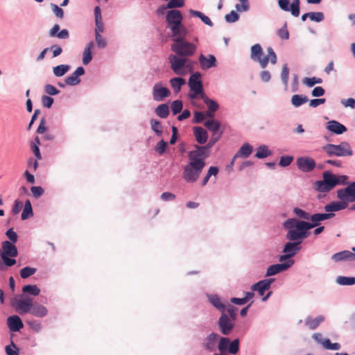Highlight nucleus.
I'll return each mask as SVG.
<instances>
[{
    "label": "nucleus",
    "mask_w": 355,
    "mask_h": 355,
    "mask_svg": "<svg viewBox=\"0 0 355 355\" xmlns=\"http://www.w3.org/2000/svg\"><path fill=\"white\" fill-rule=\"evenodd\" d=\"M165 17L166 28L170 31L168 35L173 41L171 51L178 55L187 58L193 55L197 51V46L186 39L188 30L182 23V12L179 10H168Z\"/></svg>",
    "instance_id": "f257e3e1"
},
{
    "label": "nucleus",
    "mask_w": 355,
    "mask_h": 355,
    "mask_svg": "<svg viewBox=\"0 0 355 355\" xmlns=\"http://www.w3.org/2000/svg\"><path fill=\"white\" fill-rule=\"evenodd\" d=\"M283 227L287 230L286 234L287 240H297L302 243L303 240L309 236V230L313 229L309 225V221L298 220L295 218H291L285 220Z\"/></svg>",
    "instance_id": "f03ea898"
},
{
    "label": "nucleus",
    "mask_w": 355,
    "mask_h": 355,
    "mask_svg": "<svg viewBox=\"0 0 355 355\" xmlns=\"http://www.w3.org/2000/svg\"><path fill=\"white\" fill-rule=\"evenodd\" d=\"M337 198L340 201H332L324 207L326 212L334 213L341 211L348 207L349 202H355V181L352 182L346 187L338 189Z\"/></svg>",
    "instance_id": "7ed1b4c3"
},
{
    "label": "nucleus",
    "mask_w": 355,
    "mask_h": 355,
    "mask_svg": "<svg viewBox=\"0 0 355 355\" xmlns=\"http://www.w3.org/2000/svg\"><path fill=\"white\" fill-rule=\"evenodd\" d=\"M189 163L183 168V179L188 183L196 182L206 165L205 159L192 150L188 153Z\"/></svg>",
    "instance_id": "20e7f679"
},
{
    "label": "nucleus",
    "mask_w": 355,
    "mask_h": 355,
    "mask_svg": "<svg viewBox=\"0 0 355 355\" xmlns=\"http://www.w3.org/2000/svg\"><path fill=\"white\" fill-rule=\"evenodd\" d=\"M188 85L189 87L188 97L190 100L200 98L205 94L202 74L200 72L196 71L191 74L188 80Z\"/></svg>",
    "instance_id": "39448f33"
},
{
    "label": "nucleus",
    "mask_w": 355,
    "mask_h": 355,
    "mask_svg": "<svg viewBox=\"0 0 355 355\" xmlns=\"http://www.w3.org/2000/svg\"><path fill=\"white\" fill-rule=\"evenodd\" d=\"M322 149L329 157H347L353 155L352 147L347 141H342L339 144H327Z\"/></svg>",
    "instance_id": "423d86ee"
},
{
    "label": "nucleus",
    "mask_w": 355,
    "mask_h": 355,
    "mask_svg": "<svg viewBox=\"0 0 355 355\" xmlns=\"http://www.w3.org/2000/svg\"><path fill=\"white\" fill-rule=\"evenodd\" d=\"M18 250L14 243L8 241H4L1 243V249H0V257L3 261L7 267H11L16 263L14 259L17 257Z\"/></svg>",
    "instance_id": "0eeeda50"
},
{
    "label": "nucleus",
    "mask_w": 355,
    "mask_h": 355,
    "mask_svg": "<svg viewBox=\"0 0 355 355\" xmlns=\"http://www.w3.org/2000/svg\"><path fill=\"white\" fill-rule=\"evenodd\" d=\"M239 339L231 340L228 337H220L218 343V349L221 354H236L239 351Z\"/></svg>",
    "instance_id": "6e6552de"
},
{
    "label": "nucleus",
    "mask_w": 355,
    "mask_h": 355,
    "mask_svg": "<svg viewBox=\"0 0 355 355\" xmlns=\"http://www.w3.org/2000/svg\"><path fill=\"white\" fill-rule=\"evenodd\" d=\"M187 61V58L177 54H170L168 55V62L171 70L178 76H185L187 70L185 67Z\"/></svg>",
    "instance_id": "1a4fd4ad"
},
{
    "label": "nucleus",
    "mask_w": 355,
    "mask_h": 355,
    "mask_svg": "<svg viewBox=\"0 0 355 355\" xmlns=\"http://www.w3.org/2000/svg\"><path fill=\"white\" fill-rule=\"evenodd\" d=\"M222 134L223 132L221 131L217 135H213L207 144L205 146L195 144L193 146L194 150H192V151L206 159L210 156V149L220 139Z\"/></svg>",
    "instance_id": "9d476101"
},
{
    "label": "nucleus",
    "mask_w": 355,
    "mask_h": 355,
    "mask_svg": "<svg viewBox=\"0 0 355 355\" xmlns=\"http://www.w3.org/2000/svg\"><path fill=\"white\" fill-rule=\"evenodd\" d=\"M279 8L285 12H291V15L295 17L300 13V1L293 0L291 3L290 0H278Z\"/></svg>",
    "instance_id": "9b49d317"
},
{
    "label": "nucleus",
    "mask_w": 355,
    "mask_h": 355,
    "mask_svg": "<svg viewBox=\"0 0 355 355\" xmlns=\"http://www.w3.org/2000/svg\"><path fill=\"white\" fill-rule=\"evenodd\" d=\"M294 260H287L284 263L270 265L266 270L265 277H269L284 272L290 268L294 264Z\"/></svg>",
    "instance_id": "f8f14e48"
},
{
    "label": "nucleus",
    "mask_w": 355,
    "mask_h": 355,
    "mask_svg": "<svg viewBox=\"0 0 355 355\" xmlns=\"http://www.w3.org/2000/svg\"><path fill=\"white\" fill-rule=\"evenodd\" d=\"M234 321L230 320L227 314L222 313L218 321V325L220 331L225 336H228L234 327Z\"/></svg>",
    "instance_id": "ddd939ff"
},
{
    "label": "nucleus",
    "mask_w": 355,
    "mask_h": 355,
    "mask_svg": "<svg viewBox=\"0 0 355 355\" xmlns=\"http://www.w3.org/2000/svg\"><path fill=\"white\" fill-rule=\"evenodd\" d=\"M32 299L26 297L23 300L12 299L11 305L18 311L19 313H31L33 306Z\"/></svg>",
    "instance_id": "4468645a"
},
{
    "label": "nucleus",
    "mask_w": 355,
    "mask_h": 355,
    "mask_svg": "<svg viewBox=\"0 0 355 355\" xmlns=\"http://www.w3.org/2000/svg\"><path fill=\"white\" fill-rule=\"evenodd\" d=\"M296 164L299 170L304 173H310L316 166L315 161L309 157H300L297 159Z\"/></svg>",
    "instance_id": "2eb2a0df"
},
{
    "label": "nucleus",
    "mask_w": 355,
    "mask_h": 355,
    "mask_svg": "<svg viewBox=\"0 0 355 355\" xmlns=\"http://www.w3.org/2000/svg\"><path fill=\"white\" fill-rule=\"evenodd\" d=\"M171 91L166 87H163L161 82L157 83L153 87V97L155 101H162L164 98L169 97Z\"/></svg>",
    "instance_id": "dca6fc26"
},
{
    "label": "nucleus",
    "mask_w": 355,
    "mask_h": 355,
    "mask_svg": "<svg viewBox=\"0 0 355 355\" xmlns=\"http://www.w3.org/2000/svg\"><path fill=\"white\" fill-rule=\"evenodd\" d=\"M220 336L218 334L212 332L209 334L202 343L203 348L209 352H215L218 347L216 346L217 342Z\"/></svg>",
    "instance_id": "f3484780"
},
{
    "label": "nucleus",
    "mask_w": 355,
    "mask_h": 355,
    "mask_svg": "<svg viewBox=\"0 0 355 355\" xmlns=\"http://www.w3.org/2000/svg\"><path fill=\"white\" fill-rule=\"evenodd\" d=\"M302 243L297 240H288L283 246L282 252L295 257L302 249Z\"/></svg>",
    "instance_id": "a211bd4d"
},
{
    "label": "nucleus",
    "mask_w": 355,
    "mask_h": 355,
    "mask_svg": "<svg viewBox=\"0 0 355 355\" xmlns=\"http://www.w3.org/2000/svg\"><path fill=\"white\" fill-rule=\"evenodd\" d=\"M204 102L207 107V111L206 112L207 117L214 118V113L219 109V104L218 102L212 98H210L205 94L200 98Z\"/></svg>",
    "instance_id": "6ab92c4d"
},
{
    "label": "nucleus",
    "mask_w": 355,
    "mask_h": 355,
    "mask_svg": "<svg viewBox=\"0 0 355 355\" xmlns=\"http://www.w3.org/2000/svg\"><path fill=\"white\" fill-rule=\"evenodd\" d=\"M198 61L202 70H207L212 67H215L217 64V60L212 54H209L207 57L201 53L199 56Z\"/></svg>",
    "instance_id": "aec40b11"
},
{
    "label": "nucleus",
    "mask_w": 355,
    "mask_h": 355,
    "mask_svg": "<svg viewBox=\"0 0 355 355\" xmlns=\"http://www.w3.org/2000/svg\"><path fill=\"white\" fill-rule=\"evenodd\" d=\"M326 128L328 131L335 135H342L347 130L345 125L336 120H331L326 124Z\"/></svg>",
    "instance_id": "412c9836"
},
{
    "label": "nucleus",
    "mask_w": 355,
    "mask_h": 355,
    "mask_svg": "<svg viewBox=\"0 0 355 355\" xmlns=\"http://www.w3.org/2000/svg\"><path fill=\"white\" fill-rule=\"evenodd\" d=\"M7 324L10 331H19L24 327V324L17 315H10L7 318Z\"/></svg>",
    "instance_id": "4be33fe9"
},
{
    "label": "nucleus",
    "mask_w": 355,
    "mask_h": 355,
    "mask_svg": "<svg viewBox=\"0 0 355 355\" xmlns=\"http://www.w3.org/2000/svg\"><path fill=\"white\" fill-rule=\"evenodd\" d=\"M95 28L94 35H101L104 32V24L101 15V10L99 6L94 8Z\"/></svg>",
    "instance_id": "5701e85b"
},
{
    "label": "nucleus",
    "mask_w": 355,
    "mask_h": 355,
    "mask_svg": "<svg viewBox=\"0 0 355 355\" xmlns=\"http://www.w3.org/2000/svg\"><path fill=\"white\" fill-rule=\"evenodd\" d=\"M209 302L216 309L224 313L226 310V306L221 302L220 297L217 294H207Z\"/></svg>",
    "instance_id": "b1692460"
},
{
    "label": "nucleus",
    "mask_w": 355,
    "mask_h": 355,
    "mask_svg": "<svg viewBox=\"0 0 355 355\" xmlns=\"http://www.w3.org/2000/svg\"><path fill=\"white\" fill-rule=\"evenodd\" d=\"M193 135L198 144L202 145L207 143L208 133L203 128L200 126L194 127Z\"/></svg>",
    "instance_id": "393cba45"
},
{
    "label": "nucleus",
    "mask_w": 355,
    "mask_h": 355,
    "mask_svg": "<svg viewBox=\"0 0 355 355\" xmlns=\"http://www.w3.org/2000/svg\"><path fill=\"white\" fill-rule=\"evenodd\" d=\"M267 55L264 56L262 59L261 62V68L265 69L269 61L272 64H275L277 62V58L275 52L274 51L273 49L270 46L267 48Z\"/></svg>",
    "instance_id": "a878e982"
},
{
    "label": "nucleus",
    "mask_w": 355,
    "mask_h": 355,
    "mask_svg": "<svg viewBox=\"0 0 355 355\" xmlns=\"http://www.w3.org/2000/svg\"><path fill=\"white\" fill-rule=\"evenodd\" d=\"M263 49L259 44H255L251 47L250 58L252 60L259 62L261 67V62L263 57Z\"/></svg>",
    "instance_id": "bb28decb"
},
{
    "label": "nucleus",
    "mask_w": 355,
    "mask_h": 355,
    "mask_svg": "<svg viewBox=\"0 0 355 355\" xmlns=\"http://www.w3.org/2000/svg\"><path fill=\"white\" fill-rule=\"evenodd\" d=\"M30 313L37 318H44L48 314V309L44 305L35 304H33Z\"/></svg>",
    "instance_id": "cd10ccee"
},
{
    "label": "nucleus",
    "mask_w": 355,
    "mask_h": 355,
    "mask_svg": "<svg viewBox=\"0 0 355 355\" xmlns=\"http://www.w3.org/2000/svg\"><path fill=\"white\" fill-rule=\"evenodd\" d=\"M253 151V147L249 143L243 144L235 154V157L248 158Z\"/></svg>",
    "instance_id": "c85d7f7f"
},
{
    "label": "nucleus",
    "mask_w": 355,
    "mask_h": 355,
    "mask_svg": "<svg viewBox=\"0 0 355 355\" xmlns=\"http://www.w3.org/2000/svg\"><path fill=\"white\" fill-rule=\"evenodd\" d=\"M270 288V286H268L263 279L257 282L251 286V289L253 291H257L259 296H263L265 292Z\"/></svg>",
    "instance_id": "c756f323"
},
{
    "label": "nucleus",
    "mask_w": 355,
    "mask_h": 355,
    "mask_svg": "<svg viewBox=\"0 0 355 355\" xmlns=\"http://www.w3.org/2000/svg\"><path fill=\"white\" fill-rule=\"evenodd\" d=\"M324 320V317L322 315H318L315 318L308 316L306 318V325L311 330L315 329Z\"/></svg>",
    "instance_id": "7c9ffc66"
},
{
    "label": "nucleus",
    "mask_w": 355,
    "mask_h": 355,
    "mask_svg": "<svg viewBox=\"0 0 355 355\" xmlns=\"http://www.w3.org/2000/svg\"><path fill=\"white\" fill-rule=\"evenodd\" d=\"M169 82L175 94L179 93L182 87L186 84L185 79L180 76L171 78Z\"/></svg>",
    "instance_id": "2f4dec72"
},
{
    "label": "nucleus",
    "mask_w": 355,
    "mask_h": 355,
    "mask_svg": "<svg viewBox=\"0 0 355 355\" xmlns=\"http://www.w3.org/2000/svg\"><path fill=\"white\" fill-rule=\"evenodd\" d=\"M322 180H324L333 189L338 185L337 175L330 171H325L322 173Z\"/></svg>",
    "instance_id": "473e14b6"
},
{
    "label": "nucleus",
    "mask_w": 355,
    "mask_h": 355,
    "mask_svg": "<svg viewBox=\"0 0 355 355\" xmlns=\"http://www.w3.org/2000/svg\"><path fill=\"white\" fill-rule=\"evenodd\" d=\"M189 12L191 16L198 17L199 19H200V20L205 24H206L210 27H212L214 26V23L210 19V18L208 16L205 15L202 12L191 9V10H189Z\"/></svg>",
    "instance_id": "72a5a7b5"
},
{
    "label": "nucleus",
    "mask_w": 355,
    "mask_h": 355,
    "mask_svg": "<svg viewBox=\"0 0 355 355\" xmlns=\"http://www.w3.org/2000/svg\"><path fill=\"white\" fill-rule=\"evenodd\" d=\"M32 216H33L32 205L31 201L28 199H27L24 203L21 218L22 220H25L31 218Z\"/></svg>",
    "instance_id": "f704fd0d"
},
{
    "label": "nucleus",
    "mask_w": 355,
    "mask_h": 355,
    "mask_svg": "<svg viewBox=\"0 0 355 355\" xmlns=\"http://www.w3.org/2000/svg\"><path fill=\"white\" fill-rule=\"evenodd\" d=\"M204 125L211 132L213 135H216L220 128V122L218 120L211 119L206 121Z\"/></svg>",
    "instance_id": "c9c22d12"
},
{
    "label": "nucleus",
    "mask_w": 355,
    "mask_h": 355,
    "mask_svg": "<svg viewBox=\"0 0 355 355\" xmlns=\"http://www.w3.org/2000/svg\"><path fill=\"white\" fill-rule=\"evenodd\" d=\"M331 259L335 262H339L342 261H350V251L343 250L339 252L335 253L331 256Z\"/></svg>",
    "instance_id": "e433bc0d"
},
{
    "label": "nucleus",
    "mask_w": 355,
    "mask_h": 355,
    "mask_svg": "<svg viewBox=\"0 0 355 355\" xmlns=\"http://www.w3.org/2000/svg\"><path fill=\"white\" fill-rule=\"evenodd\" d=\"M314 189L320 193H327L333 189L324 180H317L314 183Z\"/></svg>",
    "instance_id": "4c0bfd02"
},
{
    "label": "nucleus",
    "mask_w": 355,
    "mask_h": 355,
    "mask_svg": "<svg viewBox=\"0 0 355 355\" xmlns=\"http://www.w3.org/2000/svg\"><path fill=\"white\" fill-rule=\"evenodd\" d=\"M271 155L272 151L268 149V146L265 144H262L257 148L254 156L258 159H264Z\"/></svg>",
    "instance_id": "58836bf2"
},
{
    "label": "nucleus",
    "mask_w": 355,
    "mask_h": 355,
    "mask_svg": "<svg viewBox=\"0 0 355 355\" xmlns=\"http://www.w3.org/2000/svg\"><path fill=\"white\" fill-rule=\"evenodd\" d=\"M309 98L302 94H294L291 98V103L295 107H299L305 103L308 102Z\"/></svg>",
    "instance_id": "ea45409f"
},
{
    "label": "nucleus",
    "mask_w": 355,
    "mask_h": 355,
    "mask_svg": "<svg viewBox=\"0 0 355 355\" xmlns=\"http://www.w3.org/2000/svg\"><path fill=\"white\" fill-rule=\"evenodd\" d=\"M69 64H59L53 67V73L55 77H61L70 70Z\"/></svg>",
    "instance_id": "a19ab883"
},
{
    "label": "nucleus",
    "mask_w": 355,
    "mask_h": 355,
    "mask_svg": "<svg viewBox=\"0 0 355 355\" xmlns=\"http://www.w3.org/2000/svg\"><path fill=\"white\" fill-rule=\"evenodd\" d=\"M218 172H219V168L218 166H210L208 169V171H207L206 175L202 180L201 186L202 187L205 186L207 184L208 181L209 180L211 176L216 177L218 174Z\"/></svg>",
    "instance_id": "79ce46f5"
},
{
    "label": "nucleus",
    "mask_w": 355,
    "mask_h": 355,
    "mask_svg": "<svg viewBox=\"0 0 355 355\" xmlns=\"http://www.w3.org/2000/svg\"><path fill=\"white\" fill-rule=\"evenodd\" d=\"M155 112L159 117L162 119H166L169 114V108L167 104L163 103L159 105L155 108Z\"/></svg>",
    "instance_id": "37998d69"
},
{
    "label": "nucleus",
    "mask_w": 355,
    "mask_h": 355,
    "mask_svg": "<svg viewBox=\"0 0 355 355\" xmlns=\"http://www.w3.org/2000/svg\"><path fill=\"white\" fill-rule=\"evenodd\" d=\"M289 68L287 64H284L282 67L281 71V80L284 86L285 90L288 88V79H289Z\"/></svg>",
    "instance_id": "c03bdc74"
},
{
    "label": "nucleus",
    "mask_w": 355,
    "mask_h": 355,
    "mask_svg": "<svg viewBox=\"0 0 355 355\" xmlns=\"http://www.w3.org/2000/svg\"><path fill=\"white\" fill-rule=\"evenodd\" d=\"M22 291L33 296H37L40 293V289L35 284H27L23 286Z\"/></svg>",
    "instance_id": "a18cd8bd"
},
{
    "label": "nucleus",
    "mask_w": 355,
    "mask_h": 355,
    "mask_svg": "<svg viewBox=\"0 0 355 355\" xmlns=\"http://www.w3.org/2000/svg\"><path fill=\"white\" fill-rule=\"evenodd\" d=\"M336 283L342 286H352L355 284V277L338 276Z\"/></svg>",
    "instance_id": "49530a36"
},
{
    "label": "nucleus",
    "mask_w": 355,
    "mask_h": 355,
    "mask_svg": "<svg viewBox=\"0 0 355 355\" xmlns=\"http://www.w3.org/2000/svg\"><path fill=\"white\" fill-rule=\"evenodd\" d=\"M151 129L157 136H161L163 133V128L162 123L159 121L152 119L150 121Z\"/></svg>",
    "instance_id": "de8ad7c7"
},
{
    "label": "nucleus",
    "mask_w": 355,
    "mask_h": 355,
    "mask_svg": "<svg viewBox=\"0 0 355 355\" xmlns=\"http://www.w3.org/2000/svg\"><path fill=\"white\" fill-rule=\"evenodd\" d=\"M322 347L328 350H339L341 345L338 343H331L329 338H325L322 343Z\"/></svg>",
    "instance_id": "09e8293b"
},
{
    "label": "nucleus",
    "mask_w": 355,
    "mask_h": 355,
    "mask_svg": "<svg viewBox=\"0 0 355 355\" xmlns=\"http://www.w3.org/2000/svg\"><path fill=\"white\" fill-rule=\"evenodd\" d=\"M302 83L308 87H313L316 84H321L322 79L317 77H306L302 80Z\"/></svg>",
    "instance_id": "8fccbe9b"
},
{
    "label": "nucleus",
    "mask_w": 355,
    "mask_h": 355,
    "mask_svg": "<svg viewBox=\"0 0 355 355\" xmlns=\"http://www.w3.org/2000/svg\"><path fill=\"white\" fill-rule=\"evenodd\" d=\"M37 271L35 268L26 266L20 270V276L22 279H26L33 275Z\"/></svg>",
    "instance_id": "3c124183"
},
{
    "label": "nucleus",
    "mask_w": 355,
    "mask_h": 355,
    "mask_svg": "<svg viewBox=\"0 0 355 355\" xmlns=\"http://www.w3.org/2000/svg\"><path fill=\"white\" fill-rule=\"evenodd\" d=\"M311 221L309 222V225L314 228L320 225L321 221H322L320 213L313 214L310 215L309 219Z\"/></svg>",
    "instance_id": "603ef678"
},
{
    "label": "nucleus",
    "mask_w": 355,
    "mask_h": 355,
    "mask_svg": "<svg viewBox=\"0 0 355 355\" xmlns=\"http://www.w3.org/2000/svg\"><path fill=\"white\" fill-rule=\"evenodd\" d=\"M171 108L173 115L180 113L183 108L182 101L180 100L173 101L171 105Z\"/></svg>",
    "instance_id": "864d4df0"
},
{
    "label": "nucleus",
    "mask_w": 355,
    "mask_h": 355,
    "mask_svg": "<svg viewBox=\"0 0 355 355\" xmlns=\"http://www.w3.org/2000/svg\"><path fill=\"white\" fill-rule=\"evenodd\" d=\"M184 6V0H168L166 7L171 10H177L176 8H182Z\"/></svg>",
    "instance_id": "5fc2aeb1"
},
{
    "label": "nucleus",
    "mask_w": 355,
    "mask_h": 355,
    "mask_svg": "<svg viewBox=\"0 0 355 355\" xmlns=\"http://www.w3.org/2000/svg\"><path fill=\"white\" fill-rule=\"evenodd\" d=\"M80 83V79L75 73H72L69 76L66 78V84L69 86H76Z\"/></svg>",
    "instance_id": "6e6d98bb"
},
{
    "label": "nucleus",
    "mask_w": 355,
    "mask_h": 355,
    "mask_svg": "<svg viewBox=\"0 0 355 355\" xmlns=\"http://www.w3.org/2000/svg\"><path fill=\"white\" fill-rule=\"evenodd\" d=\"M294 157L292 155H282L280 157L279 166L281 167L288 166L293 161Z\"/></svg>",
    "instance_id": "4d7b16f0"
},
{
    "label": "nucleus",
    "mask_w": 355,
    "mask_h": 355,
    "mask_svg": "<svg viewBox=\"0 0 355 355\" xmlns=\"http://www.w3.org/2000/svg\"><path fill=\"white\" fill-rule=\"evenodd\" d=\"M310 20L315 22H321L324 19V15L322 12H309Z\"/></svg>",
    "instance_id": "13d9d810"
},
{
    "label": "nucleus",
    "mask_w": 355,
    "mask_h": 355,
    "mask_svg": "<svg viewBox=\"0 0 355 355\" xmlns=\"http://www.w3.org/2000/svg\"><path fill=\"white\" fill-rule=\"evenodd\" d=\"M293 213L298 216L300 218L304 220H309L310 218V214L299 207H295L293 210Z\"/></svg>",
    "instance_id": "bf43d9fd"
},
{
    "label": "nucleus",
    "mask_w": 355,
    "mask_h": 355,
    "mask_svg": "<svg viewBox=\"0 0 355 355\" xmlns=\"http://www.w3.org/2000/svg\"><path fill=\"white\" fill-rule=\"evenodd\" d=\"M277 34L282 40L289 39V32L287 30L286 23H285L281 28L277 30Z\"/></svg>",
    "instance_id": "052dcab7"
},
{
    "label": "nucleus",
    "mask_w": 355,
    "mask_h": 355,
    "mask_svg": "<svg viewBox=\"0 0 355 355\" xmlns=\"http://www.w3.org/2000/svg\"><path fill=\"white\" fill-rule=\"evenodd\" d=\"M225 19L227 23H234L239 19V15L236 11L232 10L225 16Z\"/></svg>",
    "instance_id": "680f3d73"
},
{
    "label": "nucleus",
    "mask_w": 355,
    "mask_h": 355,
    "mask_svg": "<svg viewBox=\"0 0 355 355\" xmlns=\"http://www.w3.org/2000/svg\"><path fill=\"white\" fill-rule=\"evenodd\" d=\"M166 146L167 142L165 141L164 139H162L156 144L155 147V150L156 153L161 155L164 154V153L165 152Z\"/></svg>",
    "instance_id": "e2e57ef3"
},
{
    "label": "nucleus",
    "mask_w": 355,
    "mask_h": 355,
    "mask_svg": "<svg viewBox=\"0 0 355 355\" xmlns=\"http://www.w3.org/2000/svg\"><path fill=\"white\" fill-rule=\"evenodd\" d=\"M5 351L7 355H19V350L13 341H11L10 345L6 346Z\"/></svg>",
    "instance_id": "0e129e2a"
},
{
    "label": "nucleus",
    "mask_w": 355,
    "mask_h": 355,
    "mask_svg": "<svg viewBox=\"0 0 355 355\" xmlns=\"http://www.w3.org/2000/svg\"><path fill=\"white\" fill-rule=\"evenodd\" d=\"M6 236L10 240L9 241L12 243H15L17 241L18 236L17 234L14 231L12 227L8 229L6 232Z\"/></svg>",
    "instance_id": "69168bd1"
},
{
    "label": "nucleus",
    "mask_w": 355,
    "mask_h": 355,
    "mask_svg": "<svg viewBox=\"0 0 355 355\" xmlns=\"http://www.w3.org/2000/svg\"><path fill=\"white\" fill-rule=\"evenodd\" d=\"M206 116H207L206 112L204 113L200 111H195L193 113V123H200L205 120Z\"/></svg>",
    "instance_id": "338daca9"
},
{
    "label": "nucleus",
    "mask_w": 355,
    "mask_h": 355,
    "mask_svg": "<svg viewBox=\"0 0 355 355\" xmlns=\"http://www.w3.org/2000/svg\"><path fill=\"white\" fill-rule=\"evenodd\" d=\"M48 49L52 52V58H56L62 53V49L59 44H53Z\"/></svg>",
    "instance_id": "774afa93"
}]
</instances>
